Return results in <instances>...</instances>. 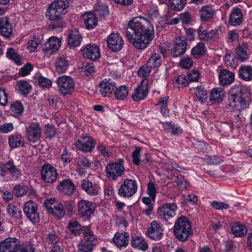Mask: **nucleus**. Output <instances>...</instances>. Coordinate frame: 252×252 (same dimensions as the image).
<instances>
[{"label":"nucleus","instance_id":"nucleus-1","mask_svg":"<svg viewBox=\"0 0 252 252\" xmlns=\"http://www.w3.org/2000/svg\"><path fill=\"white\" fill-rule=\"evenodd\" d=\"M128 41L138 50L147 48L155 37L153 25L143 17L133 18L126 30Z\"/></svg>","mask_w":252,"mask_h":252},{"label":"nucleus","instance_id":"nucleus-2","mask_svg":"<svg viewBox=\"0 0 252 252\" xmlns=\"http://www.w3.org/2000/svg\"><path fill=\"white\" fill-rule=\"evenodd\" d=\"M71 3V0H56L48 5L45 16L48 20L54 22L52 25L53 29H62L65 26L63 17Z\"/></svg>","mask_w":252,"mask_h":252},{"label":"nucleus","instance_id":"nucleus-3","mask_svg":"<svg viewBox=\"0 0 252 252\" xmlns=\"http://www.w3.org/2000/svg\"><path fill=\"white\" fill-rule=\"evenodd\" d=\"M250 94L247 90L240 86L233 87L228 97L230 106L240 111L249 106Z\"/></svg>","mask_w":252,"mask_h":252},{"label":"nucleus","instance_id":"nucleus-4","mask_svg":"<svg viewBox=\"0 0 252 252\" xmlns=\"http://www.w3.org/2000/svg\"><path fill=\"white\" fill-rule=\"evenodd\" d=\"M173 231L175 237L181 242L186 241L193 235L191 223L185 216H182L176 220Z\"/></svg>","mask_w":252,"mask_h":252},{"label":"nucleus","instance_id":"nucleus-5","mask_svg":"<svg viewBox=\"0 0 252 252\" xmlns=\"http://www.w3.org/2000/svg\"><path fill=\"white\" fill-rule=\"evenodd\" d=\"M124 161L120 159L117 162L109 163L105 168V173L107 178L111 180H116L121 177L125 172L124 166Z\"/></svg>","mask_w":252,"mask_h":252},{"label":"nucleus","instance_id":"nucleus-6","mask_svg":"<svg viewBox=\"0 0 252 252\" xmlns=\"http://www.w3.org/2000/svg\"><path fill=\"white\" fill-rule=\"evenodd\" d=\"M59 93L63 95L71 94L75 90L73 79L70 76L63 75L56 81Z\"/></svg>","mask_w":252,"mask_h":252},{"label":"nucleus","instance_id":"nucleus-7","mask_svg":"<svg viewBox=\"0 0 252 252\" xmlns=\"http://www.w3.org/2000/svg\"><path fill=\"white\" fill-rule=\"evenodd\" d=\"M44 205L47 210L58 219L63 218L65 215L63 206L55 199H46Z\"/></svg>","mask_w":252,"mask_h":252},{"label":"nucleus","instance_id":"nucleus-8","mask_svg":"<svg viewBox=\"0 0 252 252\" xmlns=\"http://www.w3.org/2000/svg\"><path fill=\"white\" fill-rule=\"evenodd\" d=\"M8 173L15 179L19 178L22 175L21 171L15 165L12 159L0 163V176L5 177Z\"/></svg>","mask_w":252,"mask_h":252},{"label":"nucleus","instance_id":"nucleus-9","mask_svg":"<svg viewBox=\"0 0 252 252\" xmlns=\"http://www.w3.org/2000/svg\"><path fill=\"white\" fill-rule=\"evenodd\" d=\"M137 185L135 180L129 179H125L121 185L119 190V194L123 197H130L137 191Z\"/></svg>","mask_w":252,"mask_h":252},{"label":"nucleus","instance_id":"nucleus-10","mask_svg":"<svg viewBox=\"0 0 252 252\" xmlns=\"http://www.w3.org/2000/svg\"><path fill=\"white\" fill-rule=\"evenodd\" d=\"M77 150L85 153L91 152L95 145V140L90 136H81L74 143Z\"/></svg>","mask_w":252,"mask_h":252},{"label":"nucleus","instance_id":"nucleus-11","mask_svg":"<svg viewBox=\"0 0 252 252\" xmlns=\"http://www.w3.org/2000/svg\"><path fill=\"white\" fill-rule=\"evenodd\" d=\"M78 215L85 220L90 219L94 213L95 205L92 202L81 200L77 203Z\"/></svg>","mask_w":252,"mask_h":252},{"label":"nucleus","instance_id":"nucleus-12","mask_svg":"<svg viewBox=\"0 0 252 252\" xmlns=\"http://www.w3.org/2000/svg\"><path fill=\"white\" fill-rule=\"evenodd\" d=\"M42 129L37 123H32L27 127L26 136L28 140L32 143H35L41 137Z\"/></svg>","mask_w":252,"mask_h":252},{"label":"nucleus","instance_id":"nucleus-13","mask_svg":"<svg viewBox=\"0 0 252 252\" xmlns=\"http://www.w3.org/2000/svg\"><path fill=\"white\" fill-rule=\"evenodd\" d=\"M164 229L162 224L157 220L152 221L147 229L148 237L152 240L158 241L162 239Z\"/></svg>","mask_w":252,"mask_h":252},{"label":"nucleus","instance_id":"nucleus-14","mask_svg":"<svg viewBox=\"0 0 252 252\" xmlns=\"http://www.w3.org/2000/svg\"><path fill=\"white\" fill-rule=\"evenodd\" d=\"M40 174L41 179L48 183L55 182L58 176L57 169L48 163H45L42 165Z\"/></svg>","mask_w":252,"mask_h":252},{"label":"nucleus","instance_id":"nucleus-15","mask_svg":"<svg viewBox=\"0 0 252 252\" xmlns=\"http://www.w3.org/2000/svg\"><path fill=\"white\" fill-rule=\"evenodd\" d=\"M23 211L28 219L32 223H36L39 221V214L37 212V205L35 203L31 201L26 202Z\"/></svg>","mask_w":252,"mask_h":252},{"label":"nucleus","instance_id":"nucleus-16","mask_svg":"<svg viewBox=\"0 0 252 252\" xmlns=\"http://www.w3.org/2000/svg\"><path fill=\"white\" fill-rule=\"evenodd\" d=\"M176 205L174 203H165L158 209L159 218L163 220H167L176 215Z\"/></svg>","mask_w":252,"mask_h":252},{"label":"nucleus","instance_id":"nucleus-17","mask_svg":"<svg viewBox=\"0 0 252 252\" xmlns=\"http://www.w3.org/2000/svg\"><path fill=\"white\" fill-rule=\"evenodd\" d=\"M81 52L83 57L91 61H96L100 57L99 48L94 43L86 45Z\"/></svg>","mask_w":252,"mask_h":252},{"label":"nucleus","instance_id":"nucleus-18","mask_svg":"<svg viewBox=\"0 0 252 252\" xmlns=\"http://www.w3.org/2000/svg\"><path fill=\"white\" fill-rule=\"evenodd\" d=\"M20 242L15 238H7L0 243V252H17Z\"/></svg>","mask_w":252,"mask_h":252},{"label":"nucleus","instance_id":"nucleus-19","mask_svg":"<svg viewBox=\"0 0 252 252\" xmlns=\"http://www.w3.org/2000/svg\"><path fill=\"white\" fill-rule=\"evenodd\" d=\"M251 54L248 45L243 43L235 48L234 58L241 63H244L250 59Z\"/></svg>","mask_w":252,"mask_h":252},{"label":"nucleus","instance_id":"nucleus-20","mask_svg":"<svg viewBox=\"0 0 252 252\" xmlns=\"http://www.w3.org/2000/svg\"><path fill=\"white\" fill-rule=\"evenodd\" d=\"M107 45L113 52H119L123 47L124 41L119 33H112L107 38Z\"/></svg>","mask_w":252,"mask_h":252},{"label":"nucleus","instance_id":"nucleus-21","mask_svg":"<svg viewBox=\"0 0 252 252\" xmlns=\"http://www.w3.org/2000/svg\"><path fill=\"white\" fill-rule=\"evenodd\" d=\"M75 186L70 179H65L60 182L57 187V189L62 193L70 196L75 190Z\"/></svg>","mask_w":252,"mask_h":252},{"label":"nucleus","instance_id":"nucleus-22","mask_svg":"<svg viewBox=\"0 0 252 252\" xmlns=\"http://www.w3.org/2000/svg\"><path fill=\"white\" fill-rule=\"evenodd\" d=\"M187 42L184 37L177 38L171 50L173 56L176 58L184 55L187 49Z\"/></svg>","mask_w":252,"mask_h":252},{"label":"nucleus","instance_id":"nucleus-23","mask_svg":"<svg viewBox=\"0 0 252 252\" xmlns=\"http://www.w3.org/2000/svg\"><path fill=\"white\" fill-rule=\"evenodd\" d=\"M129 240L128 233L124 230L117 232L113 239L115 245L119 248L126 247L128 245Z\"/></svg>","mask_w":252,"mask_h":252},{"label":"nucleus","instance_id":"nucleus-24","mask_svg":"<svg viewBox=\"0 0 252 252\" xmlns=\"http://www.w3.org/2000/svg\"><path fill=\"white\" fill-rule=\"evenodd\" d=\"M13 34V26L8 17L0 18V35L8 38Z\"/></svg>","mask_w":252,"mask_h":252},{"label":"nucleus","instance_id":"nucleus-25","mask_svg":"<svg viewBox=\"0 0 252 252\" xmlns=\"http://www.w3.org/2000/svg\"><path fill=\"white\" fill-rule=\"evenodd\" d=\"M100 93L103 97L109 96L116 88L115 82L111 79L103 80L99 85Z\"/></svg>","mask_w":252,"mask_h":252},{"label":"nucleus","instance_id":"nucleus-26","mask_svg":"<svg viewBox=\"0 0 252 252\" xmlns=\"http://www.w3.org/2000/svg\"><path fill=\"white\" fill-rule=\"evenodd\" d=\"M61 45V41L59 38L52 37L45 43L44 51L48 54L52 55L56 52Z\"/></svg>","mask_w":252,"mask_h":252},{"label":"nucleus","instance_id":"nucleus-27","mask_svg":"<svg viewBox=\"0 0 252 252\" xmlns=\"http://www.w3.org/2000/svg\"><path fill=\"white\" fill-rule=\"evenodd\" d=\"M148 93V90L147 86L144 85L143 82H142L138 86L135 88L134 93L132 95V98L135 101H140L146 98Z\"/></svg>","mask_w":252,"mask_h":252},{"label":"nucleus","instance_id":"nucleus-28","mask_svg":"<svg viewBox=\"0 0 252 252\" xmlns=\"http://www.w3.org/2000/svg\"><path fill=\"white\" fill-rule=\"evenodd\" d=\"M86 28L88 30H92L97 25V19L96 15L92 12H87L82 15Z\"/></svg>","mask_w":252,"mask_h":252},{"label":"nucleus","instance_id":"nucleus-29","mask_svg":"<svg viewBox=\"0 0 252 252\" xmlns=\"http://www.w3.org/2000/svg\"><path fill=\"white\" fill-rule=\"evenodd\" d=\"M243 21V14L240 9L233 8L229 15V23L233 26L240 25Z\"/></svg>","mask_w":252,"mask_h":252},{"label":"nucleus","instance_id":"nucleus-30","mask_svg":"<svg viewBox=\"0 0 252 252\" xmlns=\"http://www.w3.org/2000/svg\"><path fill=\"white\" fill-rule=\"evenodd\" d=\"M82 189L90 195H96L98 193V188L96 184L89 180H83L81 185Z\"/></svg>","mask_w":252,"mask_h":252},{"label":"nucleus","instance_id":"nucleus-31","mask_svg":"<svg viewBox=\"0 0 252 252\" xmlns=\"http://www.w3.org/2000/svg\"><path fill=\"white\" fill-rule=\"evenodd\" d=\"M82 37L78 30L70 32L67 36L68 44L73 47H76L80 45Z\"/></svg>","mask_w":252,"mask_h":252},{"label":"nucleus","instance_id":"nucleus-32","mask_svg":"<svg viewBox=\"0 0 252 252\" xmlns=\"http://www.w3.org/2000/svg\"><path fill=\"white\" fill-rule=\"evenodd\" d=\"M234 73L226 69H222L219 73V80L222 85H230L234 80Z\"/></svg>","mask_w":252,"mask_h":252},{"label":"nucleus","instance_id":"nucleus-33","mask_svg":"<svg viewBox=\"0 0 252 252\" xmlns=\"http://www.w3.org/2000/svg\"><path fill=\"white\" fill-rule=\"evenodd\" d=\"M131 245L133 248L142 251H147L148 248V245L145 240L139 236L131 237Z\"/></svg>","mask_w":252,"mask_h":252},{"label":"nucleus","instance_id":"nucleus-34","mask_svg":"<svg viewBox=\"0 0 252 252\" xmlns=\"http://www.w3.org/2000/svg\"><path fill=\"white\" fill-rule=\"evenodd\" d=\"M17 86L18 92L23 96H27L32 92V86L26 80H22L18 81Z\"/></svg>","mask_w":252,"mask_h":252},{"label":"nucleus","instance_id":"nucleus-35","mask_svg":"<svg viewBox=\"0 0 252 252\" xmlns=\"http://www.w3.org/2000/svg\"><path fill=\"white\" fill-rule=\"evenodd\" d=\"M225 96V92L221 88H216L212 90L210 95V101L212 103H219Z\"/></svg>","mask_w":252,"mask_h":252},{"label":"nucleus","instance_id":"nucleus-36","mask_svg":"<svg viewBox=\"0 0 252 252\" xmlns=\"http://www.w3.org/2000/svg\"><path fill=\"white\" fill-rule=\"evenodd\" d=\"M9 144L11 148L15 149L19 147H24V141L20 134H15L9 136Z\"/></svg>","mask_w":252,"mask_h":252},{"label":"nucleus","instance_id":"nucleus-37","mask_svg":"<svg viewBox=\"0 0 252 252\" xmlns=\"http://www.w3.org/2000/svg\"><path fill=\"white\" fill-rule=\"evenodd\" d=\"M202 28L199 27L198 29V36L201 39L208 41L214 38L218 33V30L214 29L211 30L210 32H207L206 30H202Z\"/></svg>","mask_w":252,"mask_h":252},{"label":"nucleus","instance_id":"nucleus-38","mask_svg":"<svg viewBox=\"0 0 252 252\" xmlns=\"http://www.w3.org/2000/svg\"><path fill=\"white\" fill-rule=\"evenodd\" d=\"M84 229L83 232L84 239L82 242L95 246L97 243V240L93 232L88 227H84Z\"/></svg>","mask_w":252,"mask_h":252},{"label":"nucleus","instance_id":"nucleus-39","mask_svg":"<svg viewBox=\"0 0 252 252\" xmlns=\"http://www.w3.org/2000/svg\"><path fill=\"white\" fill-rule=\"evenodd\" d=\"M239 76L244 80H251L252 78V66L248 65L241 66L239 69Z\"/></svg>","mask_w":252,"mask_h":252},{"label":"nucleus","instance_id":"nucleus-40","mask_svg":"<svg viewBox=\"0 0 252 252\" xmlns=\"http://www.w3.org/2000/svg\"><path fill=\"white\" fill-rule=\"evenodd\" d=\"M56 71L59 73H64L68 67V62L66 58L60 57L55 63Z\"/></svg>","mask_w":252,"mask_h":252},{"label":"nucleus","instance_id":"nucleus-41","mask_svg":"<svg viewBox=\"0 0 252 252\" xmlns=\"http://www.w3.org/2000/svg\"><path fill=\"white\" fill-rule=\"evenodd\" d=\"M86 226H82L78 221H72L68 223V228L71 232V234L75 236H79L81 232L84 231V227H87Z\"/></svg>","mask_w":252,"mask_h":252},{"label":"nucleus","instance_id":"nucleus-42","mask_svg":"<svg viewBox=\"0 0 252 252\" xmlns=\"http://www.w3.org/2000/svg\"><path fill=\"white\" fill-rule=\"evenodd\" d=\"M231 231L237 237H243L247 234L248 230L244 225L236 222L231 227Z\"/></svg>","mask_w":252,"mask_h":252},{"label":"nucleus","instance_id":"nucleus-43","mask_svg":"<svg viewBox=\"0 0 252 252\" xmlns=\"http://www.w3.org/2000/svg\"><path fill=\"white\" fill-rule=\"evenodd\" d=\"M206 47L204 43H198L191 51V54L194 59H199L204 56L206 52Z\"/></svg>","mask_w":252,"mask_h":252},{"label":"nucleus","instance_id":"nucleus-44","mask_svg":"<svg viewBox=\"0 0 252 252\" xmlns=\"http://www.w3.org/2000/svg\"><path fill=\"white\" fill-rule=\"evenodd\" d=\"M200 16L202 21H206L212 18L215 13L213 8L208 6H203L200 10Z\"/></svg>","mask_w":252,"mask_h":252},{"label":"nucleus","instance_id":"nucleus-45","mask_svg":"<svg viewBox=\"0 0 252 252\" xmlns=\"http://www.w3.org/2000/svg\"><path fill=\"white\" fill-rule=\"evenodd\" d=\"M162 61L161 56L157 53L152 54L147 62V64L152 68H157L160 66Z\"/></svg>","mask_w":252,"mask_h":252},{"label":"nucleus","instance_id":"nucleus-46","mask_svg":"<svg viewBox=\"0 0 252 252\" xmlns=\"http://www.w3.org/2000/svg\"><path fill=\"white\" fill-rule=\"evenodd\" d=\"M128 94V91L126 86H121L114 92L115 98L118 100H124Z\"/></svg>","mask_w":252,"mask_h":252},{"label":"nucleus","instance_id":"nucleus-47","mask_svg":"<svg viewBox=\"0 0 252 252\" xmlns=\"http://www.w3.org/2000/svg\"><path fill=\"white\" fill-rule=\"evenodd\" d=\"M7 212L11 217L18 219H20L22 216V211L13 204L8 205Z\"/></svg>","mask_w":252,"mask_h":252},{"label":"nucleus","instance_id":"nucleus-48","mask_svg":"<svg viewBox=\"0 0 252 252\" xmlns=\"http://www.w3.org/2000/svg\"><path fill=\"white\" fill-rule=\"evenodd\" d=\"M171 7L175 10H182L187 4V0H168Z\"/></svg>","mask_w":252,"mask_h":252},{"label":"nucleus","instance_id":"nucleus-49","mask_svg":"<svg viewBox=\"0 0 252 252\" xmlns=\"http://www.w3.org/2000/svg\"><path fill=\"white\" fill-rule=\"evenodd\" d=\"M195 94L199 100L204 101L207 98V92L202 86H199L194 89Z\"/></svg>","mask_w":252,"mask_h":252},{"label":"nucleus","instance_id":"nucleus-50","mask_svg":"<svg viewBox=\"0 0 252 252\" xmlns=\"http://www.w3.org/2000/svg\"><path fill=\"white\" fill-rule=\"evenodd\" d=\"M6 57L13 61L17 64H22V61L20 57L15 52L13 48H8L6 52Z\"/></svg>","mask_w":252,"mask_h":252},{"label":"nucleus","instance_id":"nucleus-51","mask_svg":"<svg viewBox=\"0 0 252 252\" xmlns=\"http://www.w3.org/2000/svg\"><path fill=\"white\" fill-rule=\"evenodd\" d=\"M29 189V188L25 185H16L13 189V193L17 197H21L25 195Z\"/></svg>","mask_w":252,"mask_h":252},{"label":"nucleus","instance_id":"nucleus-52","mask_svg":"<svg viewBox=\"0 0 252 252\" xmlns=\"http://www.w3.org/2000/svg\"><path fill=\"white\" fill-rule=\"evenodd\" d=\"M188 84V81L184 74L179 75L176 78L175 81L173 82L174 86L178 89L181 88H183L187 86Z\"/></svg>","mask_w":252,"mask_h":252},{"label":"nucleus","instance_id":"nucleus-53","mask_svg":"<svg viewBox=\"0 0 252 252\" xmlns=\"http://www.w3.org/2000/svg\"><path fill=\"white\" fill-rule=\"evenodd\" d=\"M80 68L81 72L87 76L94 73L95 71L94 65L92 63H84Z\"/></svg>","mask_w":252,"mask_h":252},{"label":"nucleus","instance_id":"nucleus-54","mask_svg":"<svg viewBox=\"0 0 252 252\" xmlns=\"http://www.w3.org/2000/svg\"><path fill=\"white\" fill-rule=\"evenodd\" d=\"M24 106L21 102L16 101L11 105V110L15 114L21 115L24 112Z\"/></svg>","mask_w":252,"mask_h":252},{"label":"nucleus","instance_id":"nucleus-55","mask_svg":"<svg viewBox=\"0 0 252 252\" xmlns=\"http://www.w3.org/2000/svg\"><path fill=\"white\" fill-rule=\"evenodd\" d=\"M152 67L147 64L141 67L138 71V75L141 78H146L150 74Z\"/></svg>","mask_w":252,"mask_h":252},{"label":"nucleus","instance_id":"nucleus-56","mask_svg":"<svg viewBox=\"0 0 252 252\" xmlns=\"http://www.w3.org/2000/svg\"><path fill=\"white\" fill-rule=\"evenodd\" d=\"M175 182L177 185L182 189H186L189 185V183L185 180L184 177L181 175H179L176 177Z\"/></svg>","mask_w":252,"mask_h":252},{"label":"nucleus","instance_id":"nucleus-57","mask_svg":"<svg viewBox=\"0 0 252 252\" xmlns=\"http://www.w3.org/2000/svg\"><path fill=\"white\" fill-rule=\"evenodd\" d=\"M95 246L81 242L78 245V252H92Z\"/></svg>","mask_w":252,"mask_h":252},{"label":"nucleus","instance_id":"nucleus-58","mask_svg":"<svg viewBox=\"0 0 252 252\" xmlns=\"http://www.w3.org/2000/svg\"><path fill=\"white\" fill-rule=\"evenodd\" d=\"M187 78L189 82H197L200 78L199 71L197 69L190 70L187 75Z\"/></svg>","mask_w":252,"mask_h":252},{"label":"nucleus","instance_id":"nucleus-59","mask_svg":"<svg viewBox=\"0 0 252 252\" xmlns=\"http://www.w3.org/2000/svg\"><path fill=\"white\" fill-rule=\"evenodd\" d=\"M38 83L42 88H49L52 86V82L46 77L40 76L38 78Z\"/></svg>","mask_w":252,"mask_h":252},{"label":"nucleus","instance_id":"nucleus-60","mask_svg":"<svg viewBox=\"0 0 252 252\" xmlns=\"http://www.w3.org/2000/svg\"><path fill=\"white\" fill-rule=\"evenodd\" d=\"M192 60L189 57H185L181 59L180 62L181 66L184 68H189L193 64Z\"/></svg>","mask_w":252,"mask_h":252},{"label":"nucleus","instance_id":"nucleus-61","mask_svg":"<svg viewBox=\"0 0 252 252\" xmlns=\"http://www.w3.org/2000/svg\"><path fill=\"white\" fill-rule=\"evenodd\" d=\"M96 16L97 15L100 18H105L109 14V11L108 7L106 6H99L98 8L96 10Z\"/></svg>","mask_w":252,"mask_h":252},{"label":"nucleus","instance_id":"nucleus-62","mask_svg":"<svg viewBox=\"0 0 252 252\" xmlns=\"http://www.w3.org/2000/svg\"><path fill=\"white\" fill-rule=\"evenodd\" d=\"M211 205L214 209L216 210H227L229 208L228 204L217 201H213L212 202Z\"/></svg>","mask_w":252,"mask_h":252},{"label":"nucleus","instance_id":"nucleus-63","mask_svg":"<svg viewBox=\"0 0 252 252\" xmlns=\"http://www.w3.org/2000/svg\"><path fill=\"white\" fill-rule=\"evenodd\" d=\"M78 164L79 166H82L84 168H88L91 167L92 162L88 157L85 156L79 158Z\"/></svg>","mask_w":252,"mask_h":252},{"label":"nucleus","instance_id":"nucleus-64","mask_svg":"<svg viewBox=\"0 0 252 252\" xmlns=\"http://www.w3.org/2000/svg\"><path fill=\"white\" fill-rule=\"evenodd\" d=\"M35 249L30 244H23L22 245L19 246V247L18 249L17 252H34Z\"/></svg>","mask_w":252,"mask_h":252}]
</instances>
